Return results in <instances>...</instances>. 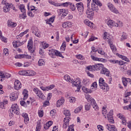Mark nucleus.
<instances>
[{
  "mask_svg": "<svg viewBox=\"0 0 131 131\" xmlns=\"http://www.w3.org/2000/svg\"><path fill=\"white\" fill-rule=\"evenodd\" d=\"M87 70L89 71L94 72L95 70H101V74H104L109 78L108 83H111L112 81V77L110 76V71L106 68L104 67V65L102 63H97L93 66H89L86 67Z\"/></svg>",
  "mask_w": 131,
  "mask_h": 131,
  "instance_id": "nucleus-1",
  "label": "nucleus"
},
{
  "mask_svg": "<svg viewBox=\"0 0 131 131\" xmlns=\"http://www.w3.org/2000/svg\"><path fill=\"white\" fill-rule=\"evenodd\" d=\"M64 78L66 81H69V82H71L73 84V86H76L77 88L78 92H79L80 90V81L79 79H73L70 78V76L68 75H66L64 76Z\"/></svg>",
  "mask_w": 131,
  "mask_h": 131,
  "instance_id": "nucleus-2",
  "label": "nucleus"
},
{
  "mask_svg": "<svg viewBox=\"0 0 131 131\" xmlns=\"http://www.w3.org/2000/svg\"><path fill=\"white\" fill-rule=\"evenodd\" d=\"M91 0H87V10L86 11V15L88 18L90 20H92L94 18V11L90 8V3H91Z\"/></svg>",
  "mask_w": 131,
  "mask_h": 131,
  "instance_id": "nucleus-3",
  "label": "nucleus"
},
{
  "mask_svg": "<svg viewBox=\"0 0 131 131\" xmlns=\"http://www.w3.org/2000/svg\"><path fill=\"white\" fill-rule=\"evenodd\" d=\"M86 99L89 103H91V104L93 106V108L95 110V111H98V110H99V106H98V105L97 104V103H96L95 99H93V98H92V97L89 95H87L86 96Z\"/></svg>",
  "mask_w": 131,
  "mask_h": 131,
  "instance_id": "nucleus-4",
  "label": "nucleus"
},
{
  "mask_svg": "<svg viewBox=\"0 0 131 131\" xmlns=\"http://www.w3.org/2000/svg\"><path fill=\"white\" fill-rule=\"evenodd\" d=\"M93 3L91 4V9L92 11H95V12H98L99 11V8H98V6L101 7L102 6V3L99 0H93Z\"/></svg>",
  "mask_w": 131,
  "mask_h": 131,
  "instance_id": "nucleus-5",
  "label": "nucleus"
},
{
  "mask_svg": "<svg viewBox=\"0 0 131 131\" xmlns=\"http://www.w3.org/2000/svg\"><path fill=\"white\" fill-rule=\"evenodd\" d=\"M18 74H19V75H25L27 76H34V75L36 74V73L32 70H23L21 71H19L18 72Z\"/></svg>",
  "mask_w": 131,
  "mask_h": 131,
  "instance_id": "nucleus-6",
  "label": "nucleus"
},
{
  "mask_svg": "<svg viewBox=\"0 0 131 131\" xmlns=\"http://www.w3.org/2000/svg\"><path fill=\"white\" fill-rule=\"evenodd\" d=\"M19 106L17 104H12L10 108V112H12L14 114L19 115L20 112H19Z\"/></svg>",
  "mask_w": 131,
  "mask_h": 131,
  "instance_id": "nucleus-7",
  "label": "nucleus"
},
{
  "mask_svg": "<svg viewBox=\"0 0 131 131\" xmlns=\"http://www.w3.org/2000/svg\"><path fill=\"white\" fill-rule=\"evenodd\" d=\"M33 92L35 93V94L40 99H41V100H46V96H45V95L40 90H38L37 88H34L33 89Z\"/></svg>",
  "mask_w": 131,
  "mask_h": 131,
  "instance_id": "nucleus-8",
  "label": "nucleus"
},
{
  "mask_svg": "<svg viewBox=\"0 0 131 131\" xmlns=\"http://www.w3.org/2000/svg\"><path fill=\"white\" fill-rule=\"evenodd\" d=\"M107 7L108 9H110V11L113 13H115V14H119V11L117 9L115 8L114 5L112 4L111 3H109L107 4Z\"/></svg>",
  "mask_w": 131,
  "mask_h": 131,
  "instance_id": "nucleus-9",
  "label": "nucleus"
},
{
  "mask_svg": "<svg viewBox=\"0 0 131 131\" xmlns=\"http://www.w3.org/2000/svg\"><path fill=\"white\" fill-rule=\"evenodd\" d=\"M33 41H32V39H30L28 41V49L31 53V54H32V53H34V49H33Z\"/></svg>",
  "mask_w": 131,
  "mask_h": 131,
  "instance_id": "nucleus-10",
  "label": "nucleus"
},
{
  "mask_svg": "<svg viewBox=\"0 0 131 131\" xmlns=\"http://www.w3.org/2000/svg\"><path fill=\"white\" fill-rule=\"evenodd\" d=\"M76 7L78 11V12H80V13H83V4L82 3L80 2L78 3H77L76 4Z\"/></svg>",
  "mask_w": 131,
  "mask_h": 131,
  "instance_id": "nucleus-11",
  "label": "nucleus"
},
{
  "mask_svg": "<svg viewBox=\"0 0 131 131\" xmlns=\"http://www.w3.org/2000/svg\"><path fill=\"white\" fill-rule=\"evenodd\" d=\"M70 117H68L64 118L63 128H67V126H69V121H70Z\"/></svg>",
  "mask_w": 131,
  "mask_h": 131,
  "instance_id": "nucleus-12",
  "label": "nucleus"
},
{
  "mask_svg": "<svg viewBox=\"0 0 131 131\" xmlns=\"http://www.w3.org/2000/svg\"><path fill=\"white\" fill-rule=\"evenodd\" d=\"M10 77H11V74L0 71V78H10Z\"/></svg>",
  "mask_w": 131,
  "mask_h": 131,
  "instance_id": "nucleus-13",
  "label": "nucleus"
},
{
  "mask_svg": "<svg viewBox=\"0 0 131 131\" xmlns=\"http://www.w3.org/2000/svg\"><path fill=\"white\" fill-rule=\"evenodd\" d=\"M122 82L123 84L125 86H127V84L129 83V84H131V79L130 78H122Z\"/></svg>",
  "mask_w": 131,
  "mask_h": 131,
  "instance_id": "nucleus-14",
  "label": "nucleus"
},
{
  "mask_svg": "<svg viewBox=\"0 0 131 131\" xmlns=\"http://www.w3.org/2000/svg\"><path fill=\"white\" fill-rule=\"evenodd\" d=\"M107 24L109 27L111 28H112L113 27H118V25H117V23H115L113 20H109L107 21Z\"/></svg>",
  "mask_w": 131,
  "mask_h": 131,
  "instance_id": "nucleus-15",
  "label": "nucleus"
},
{
  "mask_svg": "<svg viewBox=\"0 0 131 131\" xmlns=\"http://www.w3.org/2000/svg\"><path fill=\"white\" fill-rule=\"evenodd\" d=\"M54 88H55V85L52 84L46 87L42 86L40 88V89L41 90H42V91H44V92H47L48 91H51V90H53Z\"/></svg>",
  "mask_w": 131,
  "mask_h": 131,
  "instance_id": "nucleus-16",
  "label": "nucleus"
},
{
  "mask_svg": "<svg viewBox=\"0 0 131 131\" xmlns=\"http://www.w3.org/2000/svg\"><path fill=\"white\" fill-rule=\"evenodd\" d=\"M12 7H13V4H9V3L7 5H5L3 8L4 12H5V13H8V12L10 11Z\"/></svg>",
  "mask_w": 131,
  "mask_h": 131,
  "instance_id": "nucleus-17",
  "label": "nucleus"
},
{
  "mask_svg": "<svg viewBox=\"0 0 131 131\" xmlns=\"http://www.w3.org/2000/svg\"><path fill=\"white\" fill-rule=\"evenodd\" d=\"M21 86V82L19 80H16L14 82V89L18 91Z\"/></svg>",
  "mask_w": 131,
  "mask_h": 131,
  "instance_id": "nucleus-18",
  "label": "nucleus"
},
{
  "mask_svg": "<svg viewBox=\"0 0 131 131\" xmlns=\"http://www.w3.org/2000/svg\"><path fill=\"white\" fill-rule=\"evenodd\" d=\"M10 100L12 101H16L18 99V95L15 92L12 93L10 95Z\"/></svg>",
  "mask_w": 131,
  "mask_h": 131,
  "instance_id": "nucleus-19",
  "label": "nucleus"
},
{
  "mask_svg": "<svg viewBox=\"0 0 131 131\" xmlns=\"http://www.w3.org/2000/svg\"><path fill=\"white\" fill-rule=\"evenodd\" d=\"M105 127L110 131H117V128L114 125L107 124Z\"/></svg>",
  "mask_w": 131,
  "mask_h": 131,
  "instance_id": "nucleus-20",
  "label": "nucleus"
},
{
  "mask_svg": "<svg viewBox=\"0 0 131 131\" xmlns=\"http://www.w3.org/2000/svg\"><path fill=\"white\" fill-rule=\"evenodd\" d=\"M21 116L24 118V122L26 124H27L29 122V118L28 117V115L26 113H23Z\"/></svg>",
  "mask_w": 131,
  "mask_h": 131,
  "instance_id": "nucleus-21",
  "label": "nucleus"
},
{
  "mask_svg": "<svg viewBox=\"0 0 131 131\" xmlns=\"http://www.w3.org/2000/svg\"><path fill=\"white\" fill-rule=\"evenodd\" d=\"M65 102V99L64 97H61V98L57 101V107H60V106H62L64 104Z\"/></svg>",
  "mask_w": 131,
  "mask_h": 131,
  "instance_id": "nucleus-22",
  "label": "nucleus"
},
{
  "mask_svg": "<svg viewBox=\"0 0 131 131\" xmlns=\"http://www.w3.org/2000/svg\"><path fill=\"white\" fill-rule=\"evenodd\" d=\"M32 32L33 34H35L37 37L40 36V32L38 31V29L35 27L34 30L32 31Z\"/></svg>",
  "mask_w": 131,
  "mask_h": 131,
  "instance_id": "nucleus-23",
  "label": "nucleus"
},
{
  "mask_svg": "<svg viewBox=\"0 0 131 131\" xmlns=\"http://www.w3.org/2000/svg\"><path fill=\"white\" fill-rule=\"evenodd\" d=\"M100 89L103 90V92H108L109 91V86H108V84L107 83L100 86Z\"/></svg>",
  "mask_w": 131,
  "mask_h": 131,
  "instance_id": "nucleus-24",
  "label": "nucleus"
},
{
  "mask_svg": "<svg viewBox=\"0 0 131 131\" xmlns=\"http://www.w3.org/2000/svg\"><path fill=\"white\" fill-rule=\"evenodd\" d=\"M91 57L92 60H93L94 61H107V59H106L99 58L97 57L94 56V55H91Z\"/></svg>",
  "mask_w": 131,
  "mask_h": 131,
  "instance_id": "nucleus-25",
  "label": "nucleus"
},
{
  "mask_svg": "<svg viewBox=\"0 0 131 131\" xmlns=\"http://www.w3.org/2000/svg\"><path fill=\"white\" fill-rule=\"evenodd\" d=\"M53 124V121H49L46 124H44L45 129H48V128Z\"/></svg>",
  "mask_w": 131,
  "mask_h": 131,
  "instance_id": "nucleus-26",
  "label": "nucleus"
},
{
  "mask_svg": "<svg viewBox=\"0 0 131 131\" xmlns=\"http://www.w3.org/2000/svg\"><path fill=\"white\" fill-rule=\"evenodd\" d=\"M108 44L110 46V48L111 50L113 51V53H115L116 52V47L112 44L111 40H108Z\"/></svg>",
  "mask_w": 131,
  "mask_h": 131,
  "instance_id": "nucleus-27",
  "label": "nucleus"
},
{
  "mask_svg": "<svg viewBox=\"0 0 131 131\" xmlns=\"http://www.w3.org/2000/svg\"><path fill=\"white\" fill-rule=\"evenodd\" d=\"M23 95L24 96V100H26L28 98V91L26 89H24L23 91Z\"/></svg>",
  "mask_w": 131,
  "mask_h": 131,
  "instance_id": "nucleus-28",
  "label": "nucleus"
},
{
  "mask_svg": "<svg viewBox=\"0 0 131 131\" xmlns=\"http://www.w3.org/2000/svg\"><path fill=\"white\" fill-rule=\"evenodd\" d=\"M13 46L14 48H19L20 46H22V43L20 42V41L17 40L15 42H13Z\"/></svg>",
  "mask_w": 131,
  "mask_h": 131,
  "instance_id": "nucleus-29",
  "label": "nucleus"
},
{
  "mask_svg": "<svg viewBox=\"0 0 131 131\" xmlns=\"http://www.w3.org/2000/svg\"><path fill=\"white\" fill-rule=\"evenodd\" d=\"M54 21H55L54 17H51L46 21V23L49 24L50 26H52V23H54Z\"/></svg>",
  "mask_w": 131,
  "mask_h": 131,
  "instance_id": "nucleus-30",
  "label": "nucleus"
},
{
  "mask_svg": "<svg viewBox=\"0 0 131 131\" xmlns=\"http://www.w3.org/2000/svg\"><path fill=\"white\" fill-rule=\"evenodd\" d=\"M49 54L51 57L54 58L55 56H56V50H54V49L49 50Z\"/></svg>",
  "mask_w": 131,
  "mask_h": 131,
  "instance_id": "nucleus-31",
  "label": "nucleus"
},
{
  "mask_svg": "<svg viewBox=\"0 0 131 131\" xmlns=\"http://www.w3.org/2000/svg\"><path fill=\"white\" fill-rule=\"evenodd\" d=\"M82 90L84 93H85L86 94H91L92 93V90L90 89H88L84 86H83L82 88Z\"/></svg>",
  "mask_w": 131,
  "mask_h": 131,
  "instance_id": "nucleus-32",
  "label": "nucleus"
},
{
  "mask_svg": "<svg viewBox=\"0 0 131 131\" xmlns=\"http://www.w3.org/2000/svg\"><path fill=\"white\" fill-rule=\"evenodd\" d=\"M60 11L61 13H63L62 16H63V17H65L68 15V9H60Z\"/></svg>",
  "mask_w": 131,
  "mask_h": 131,
  "instance_id": "nucleus-33",
  "label": "nucleus"
},
{
  "mask_svg": "<svg viewBox=\"0 0 131 131\" xmlns=\"http://www.w3.org/2000/svg\"><path fill=\"white\" fill-rule=\"evenodd\" d=\"M107 118L110 123H114V120L113 119V116L107 115Z\"/></svg>",
  "mask_w": 131,
  "mask_h": 131,
  "instance_id": "nucleus-34",
  "label": "nucleus"
},
{
  "mask_svg": "<svg viewBox=\"0 0 131 131\" xmlns=\"http://www.w3.org/2000/svg\"><path fill=\"white\" fill-rule=\"evenodd\" d=\"M105 80L103 78H100L99 80V85L100 87L102 86V85H104V84H106V83L104 82Z\"/></svg>",
  "mask_w": 131,
  "mask_h": 131,
  "instance_id": "nucleus-35",
  "label": "nucleus"
},
{
  "mask_svg": "<svg viewBox=\"0 0 131 131\" xmlns=\"http://www.w3.org/2000/svg\"><path fill=\"white\" fill-rule=\"evenodd\" d=\"M8 26H9V27H16V26H17V24L16 23L12 22V21L9 20Z\"/></svg>",
  "mask_w": 131,
  "mask_h": 131,
  "instance_id": "nucleus-36",
  "label": "nucleus"
},
{
  "mask_svg": "<svg viewBox=\"0 0 131 131\" xmlns=\"http://www.w3.org/2000/svg\"><path fill=\"white\" fill-rule=\"evenodd\" d=\"M84 23L85 24V25H87V26H89L90 27H92V26H93V24H94L93 23L88 20H85L84 21Z\"/></svg>",
  "mask_w": 131,
  "mask_h": 131,
  "instance_id": "nucleus-37",
  "label": "nucleus"
},
{
  "mask_svg": "<svg viewBox=\"0 0 131 131\" xmlns=\"http://www.w3.org/2000/svg\"><path fill=\"white\" fill-rule=\"evenodd\" d=\"M19 9L20 10L22 13L26 12V10H25V6H24V5H20L19 6Z\"/></svg>",
  "mask_w": 131,
  "mask_h": 131,
  "instance_id": "nucleus-38",
  "label": "nucleus"
},
{
  "mask_svg": "<svg viewBox=\"0 0 131 131\" xmlns=\"http://www.w3.org/2000/svg\"><path fill=\"white\" fill-rule=\"evenodd\" d=\"M82 110V105H80V106L77 107L75 111H74V112L76 114H77V113H79V112L80 111H81V110Z\"/></svg>",
  "mask_w": 131,
  "mask_h": 131,
  "instance_id": "nucleus-39",
  "label": "nucleus"
},
{
  "mask_svg": "<svg viewBox=\"0 0 131 131\" xmlns=\"http://www.w3.org/2000/svg\"><path fill=\"white\" fill-rule=\"evenodd\" d=\"M63 114L65 115L66 117H69L70 116V111L69 110H64L63 112Z\"/></svg>",
  "mask_w": 131,
  "mask_h": 131,
  "instance_id": "nucleus-40",
  "label": "nucleus"
},
{
  "mask_svg": "<svg viewBox=\"0 0 131 131\" xmlns=\"http://www.w3.org/2000/svg\"><path fill=\"white\" fill-rule=\"evenodd\" d=\"M119 118H120V119H121L122 124H125V123H126V119H125V118H124L123 116H119Z\"/></svg>",
  "mask_w": 131,
  "mask_h": 131,
  "instance_id": "nucleus-41",
  "label": "nucleus"
},
{
  "mask_svg": "<svg viewBox=\"0 0 131 131\" xmlns=\"http://www.w3.org/2000/svg\"><path fill=\"white\" fill-rule=\"evenodd\" d=\"M61 51H65L66 50V42L64 41L62 44V46L60 47Z\"/></svg>",
  "mask_w": 131,
  "mask_h": 131,
  "instance_id": "nucleus-42",
  "label": "nucleus"
},
{
  "mask_svg": "<svg viewBox=\"0 0 131 131\" xmlns=\"http://www.w3.org/2000/svg\"><path fill=\"white\" fill-rule=\"evenodd\" d=\"M38 64L39 66H43L46 64V62H45V60H43V59H39L38 62Z\"/></svg>",
  "mask_w": 131,
  "mask_h": 131,
  "instance_id": "nucleus-43",
  "label": "nucleus"
},
{
  "mask_svg": "<svg viewBox=\"0 0 131 131\" xmlns=\"http://www.w3.org/2000/svg\"><path fill=\"white\" fill-rule=\"evenodd\" d=\"M70 8L71 10V11H75L76 7H75V5H74V4H73L72 3H70Z\"/></svg>",
  "mask_w": 131,
  "mask_h": 131,
  "instance_id": "nucleus-44",
  "label": "nucleus"
},
{
  "mask_svg": "<svg viewBox=\"0 0 131 131\" xmlns=\"http://www.w3.org/2000/svg\"><path fill=\"white\" fill-rule=\"evenodd\" d=\"M55 53V56H57V57H60V58H62V59L64 58V57L63 56L61 52L56 50Z\"/></svg>",
  "mask_w": 131,
  "mask_h": 131,
  "instance_id": "nucleus-45",
  "label": "nucleus"
},
{
  "mask_svg": "<svg viewBox=\"0 0 131 131\" xmlns=\"http://www.w3.org/2000/svg\"><path fill=\"white\" fill-rule=\"evenodd\" d=\"M68 24H70V22L67 21L62 24L63 28H67V27H70V26L68 25Z\"/></svg>",
  "mask_w": 131,
  "mask_h": 131,
  "instance_id": "nucleus-46",
  "label": "nucleus"
},
{
  "mask_svg": "<svg viewBox=\"0 0 131 131\" xmlns=\"http://www.w3.org/2000/svg\"><path fill=\"white\" fill-rule=\"evenodd\" d=\"M120 58H121L122 60H124V61H125L126 62H129V59H128L127 57L123 56L122 55H120Z\"/></svg>",
  "mask_w": 131,
  "mask_h": 131,
  "instance_id": "nucleus-47",
  "label": "nucleus"
},
{
  "mask_svg": "<svg viewBox=\"0 0 131 131\" xmlns=\"http://www.w3.org/2000/svg\"><path fill=\"white\" fill-rule=\"evenodd\" d=\"M27 17L26 12L23 13L22 14H19V18L20 19H25Z\"/></svg>",
  "mask_w": 131,
  "mask_h": 131,
  "instance_id": "nucleus-48",
  "label": "nucleus"
},
{
  "mask_svg": "<svg viewBox=\"0 0 131 131\" xmlns=\"http://www.w3.org/2000/svg\"><path fill=\"white\" fill-rule=\"evenodd\" d=\"M67 131H74V125L72 124L69 126Z\"/></svg>",
  "mask_w": 131,
  "mask_h": 131,
  "instance_id": "nucleus-49",
  "label": "nucleus"
},
{
  "mask_svg": "<svg viewBox=\"0 0 131 131\" xmlns=\"http://www.w3.org/2000/svg\"><path fill=\"white\" fill-rule=\"evenodd\" d=\"M90 109H91V104L90 103H88L85 105V110H86V111H90Z\"/></svg>",
  "mask_w": 131,
  "mask_h": 131,
  "instance_id": "nucleus-50",
  "label": "nucleus"
},
{
  "mask_svg": "<svg viewBox=\"0 0 131 131\" xmlns=\"http://www.w3.org/2000/svg\"><path fill=\"white\" fill-rule=\"evenodd\" d=\"M109 62H110L111 63H113V64H118V63H119V61L116 60L115 59H114V60L110 59L109 60Z\"/></svg>",
  "mask_w": 131,
  "mask_h": 131,
  "instance_id": "nucleus-51",
  "label": "nucleus"
},
{
  "mask_svg": "<svg viewBox=\"0 0 131 131\" xmlns=\"http://www.w3.org/2000/svg\"><path fill=\"white\" fill-rule=\"evenodd\" d=\"M9 49L7 48H5L3 50V54H4L5 56L7 55H9Z\"/></svg>",
  "mask_w": 131,
  "mask_h": 131,
  "instance_id": "nucleus-52",
  "label": "nucleus"
},
{
  "mask_svg": "<svg viewBox=\"0 0 131 131\" xmlns=\"http://www.w3.org/2000/svg\"><path fill=\"white\" fill-rule=\"evenodd\" d=\"M41 124H40V122H37L36 129H41Z\"/></svg>",
  "mask_w": 131,
  "mask_h": 131,
  "instance_id": "nucleus-53",
  "label": "nucleus"
},
{
  "mask_svg": "<svg viewBox=\"0 0 131 131\" xmlns=\"http://www.w3.org/2000/svg\"><path fill=\"white\" fill-rule=\"evenodd\" d=\"M127 38V35L125 33H123L122 35L121 40H124V39H126Z\"/></svg>",
  "mask_w": 131,
  "mask_h": 131,
  "instance_id": "nucleus-54",
  "label": "nucleus"
},
{
  "mask_svg": "<svg viewBox=\"0 0 131 131\" xmlns=\"http://www.w3.org/2000/svg\"><path fill=\"white\" fill-rule=\"evenodd\" d=\"M70 103H74L76 101L75 97H72L69 98Z\"/></svg>",
  "mask_w": 131,
  "mask_h": 131,
  "instance_id": "nucleus-55",
  "label": "nucleus"
},
{
  "mask_svg": "<svg viewBox=\"0 0 131 131\" xmlns=\"http://www.w3.org/2000/svg\"><path fill=\"white\" fill-rule=\"evenodd\" d=\"M15 59H23V54H19L15 56Z\"/></svg>",
  "mask_w": 131,
  "mask_h": 131,
  "instance_id": "nucleus-56",
  "label": "nucleus"
},
{
  "mask_svg": "<svg viewBox=\"0 0 131 131\" xmlns=\"http://www.w3.org/2000/svg\"><path fill=\"white\" fill-rule=\"evenodd\" d=\"M38 114L39 117H42L43 116V111H38Z\"/></svg>",
  "mask_w": 131,
  "mask_h": 131,
  "instance_id": "nucleus-57",
  "label": "nucleus"
},
{
  "mask_svg": "<svg viewBox=\"0 0 131 131\" xmlns=\"http://www.w3.org/2000/svg\"><path fill=\"white\" fill-rule=\"evenodd\" d=\"M23 57L25 58V59H31V56L28 54H23Z\"/></svg>",
  "mask_w": 131,
  "mask_h": 131,
  "instance_id": "nucleus-58",
  "label": "nucleus"
},
{
  "mask_svg": "<svg viewBox=\"0 0 131 131\" xmlns=\"http://www.w3.org/2000/svg\"><path fill=\"white\" fill-rule=\"evenodd\" d=\"M20 103L21 106H24V107H27V104H26V102H25V101H21Z\"/></svg>",
  "mask_w": 131,
  "mask_h": 131,
  "instance_id": "nucleus-59",
  "label": "nucleus"
},
{
  "mask_svg": "<svg viewBox=\"0 0 131 131\" xmlns=\"http://www.w3.org/2000/svg\"><path fill=\"white\" fill-rule=\"evenodd\" d=\"M70 2H66L64 3H62L61 4V6H63V7H68V6H70Z\"/></svg>",
  "mask_w": 131,
  "mask_h": 131,
  "instance_id": "nucleus-60",
  "label": "nucleus"
},
{
  "mask_svg": "<svg viewBox=\"0 0 131 131\" xmlns=\"http://www.w3.org/2000/svg\"><path fill=\"white\" fill-rule=\"evenodd\" d=\"M123 109L124 110H128L129 109H131V103L128 106H125L123 107Z\"/></svg>",
  "mask_w": 131,
  "mask_h": 131,
  "instance_id": "nucleus-61",
  "label": "nucleus"
},
{
  "mask_svg": "<svg viewBox=\"0 0 131 131\" xmlns=\"http://www.w3.org/2000/svg\"><path fill=\"white\" fill-rule=\"evenodd\" d=\"M49 105H50L49 100H46L43 102V106L45 107H47V106H49Z\"/></svg>",
  "mask_w": 131,
  "mask_h": 131,
  "instance_id": "nucleus-62",
  "label": "nucleus"
},
{
  "mask_svg": "<svg viewBox=\"0 0 131 131\" xmlns=\"http://www.w3.org/2000/svg\"><path fill=\"white\" fill-rule=\"evenodd\" d=\"M97 51L98 53L100 55H105V52H104V51L102 50V49L97 50Z\"/></svg>",
  "mask_w": 131,
  "mask_h": 131,
  "instance_id": "nucleus-63",
  "label": "nucleus"
},
{
  "mask_svg": "<svg viewBox=\"0 0 131 131\" xmlns=\"http://www.w3.org/2000/svg\"><path fill=\"white\" fill-rule=\"evenodd\" d=\"M97 127H98L99 131H103V126H102V125H98L97 126Z\"/></svg>",
  "mask_w": 131,
  "mask_h": 131,
  "instance_id": "nucleus-64",
  "label": "nucleus"
}]
</instances>
